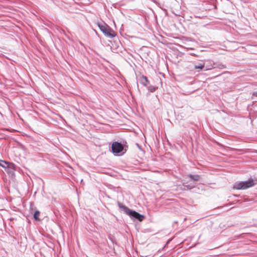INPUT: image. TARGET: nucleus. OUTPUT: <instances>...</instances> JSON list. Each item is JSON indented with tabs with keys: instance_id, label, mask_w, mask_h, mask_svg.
Wrapping results in <instances>:
<instances>
[{
	"instance_id": "f257e3e1",
	"label": "nucleus",
	"mask_w": 257,
	"mask_h": 257,
	"mask_svg": "<svg viewBox=\"0 0 257 257\" xmlns=\"http://www.w3.org/2000/svg\"><path fill=\"white\" fill-rule=\"evenodd\" d=\"M117 205L121 211H122L125 214L128 215L132 219L142 221L145 218V216L143 215L140 214L136 211L129 209L127 207L119 202H117Z\"/></svg>"
},
{
	"instance_id": "f03ea898",
	"label": "nucleus",
	"mask_w": 257,
	"mask_h": 257,
	"mask_svg": "<svg viewBox=\"0 0 257 257\" xmlns=\"http://www.w3.org/2000/svg\"><path fill=\"white\" fill-rule=\"evenodd\" d=\"M193 63L194 69H197V72H200L203 70L205 71L210 70L213 67V65L214 64L211 61L206 60L200 62L194 61Z\"/></svg>"
},
{
	"instance_id": "7ed1b4c3",
	"label": "nucleus",
	"mask_w": 257,
	"mask_h": 257,
	"mask_svg": "<svg viewBox=\"0 0 257 257\" xmlns=\"http://www.w3.org/2000/svg\"><path fill=\"white\" fill-rule=\"evenodd\" d=\"M111 152L114 156H121L126 152V148L120 142H114L111 144Z\"/></svg>"
},
{
	"instance_id": "20e7f679",
	"label": "nucleus",
	"mask_w": 257,
	"mask_h": 257,
	"mask_svg": "<svg viewBox=\"0 0 257 257\" xmlns=\"http://www.w3.org/2000/svg\"><path fill=\"white\" fill-rule=\"evenodd\" d=\"M256 184L252 179H249L245 181L236 182L234 184L233 188L237 190H245L254 186Z\"/></svg>"
},
{
	"instance_id": "39448f33",
	"label": "nucleus",
	"mask_w": 257,
	"mask_h": 257,
	"mask_svg": "<svg viewBox=\"0 0 257 257\" xmlns=\"http://www.w3.org/2000/svg\"><path fill=\"white\" fill-rule=\"evenodd\" d=\"M100 30L108 38H112L115 36L114 31L105 23H98Z\"/></svg>"
},
{
	"instance_id": "423d86ee",
	"label": "nucleus",
	"mask_w": 257,
	"mask_h": 257,
	"mask_svg": "<svg viewBox=\"0 0 257 257\" xmlns=\"http://www.w3.org/2000/svg\"><path fill=\"white\" fill-rule=\"evenodd\" d=\"M140 82L145 86H147V85L149 84V81L148 80L147 77L145 76H142L140 78Z\"/></svg>"
},
{
	"instance_id": "0eeeda50",
	"label": "nucleus",
	"mask_w": 257,
	"mask_h": 257,
	"mask_svg": "<svg viewBox=\"0 0 257 257\" xmlns=\"http://www.w3.org/2000/svg\"><path fill=\"white\" fill-rule=\"evenodd\" d=\"M188 176L191 179H192L194 181H199L200 179V176L199 175L189 174L188 175Z\"/></svg>"
},
{
	"instance_id": "6e6552de",
	"label": "nucleus",
	"mask_w": 257,
	"mask_h": 257,
	"mask_svg": "<svg viewBox=\"0 0 257 257\" xmlns=\"http://www.w3.org/2000/svg\"><path fill=\"white\" fill-rule=\"evenodd\" d=\"M40 214V213L38 210H37L35 212L34 214V218L36 220H40V218H39Z\"/></svg>"
},
{
	"instance_id": "1a4fd4ad",
	"label": "nucleus",
	"mask_w": 257,
	"mask_h": 257,
	"mask_svg": "<svg viewBox=\"0 0 257 257\" xmlns=\"http://www.w3.org/2000/svg\"><path fill=\"white\" fill-rule=\"evenodd\" d=\"M7 164L8 163L6 162L0 160V166L7 168L8 167Z\"/></svg>"
},
{
	"instance_id": "9d476101",
	"label": "nucleus",
	"mask_w": 257,
	"mask_h": 257,
	"mask_svg": "<svg viewBox=\"0 0 257 257\" xmlns=\"http://www.w3.org/2000/svg\"><path fill=\"white\" fill-rule=\"evenodd\" d=\"M156 89H157V87H156L154 86H150L148 87V90L151 92H153L155 91Z\"/></svg>"
},
{
	"instance_id": "9b49d317",
	"label": "nucleus",
	"mask_w": 257,
	"mask_h": 257,
	"mask_svg": "<svg viewBox=\"0 0 257 257\" xmlns=\"http://www.w3.org/2000/svg\"><path fill=\"white\" fill-rule=\"evenodd\" d=\"M184 190L190 189L191 188V187H189L188 186H187V185H184Z\"/></svg>"
},
{
	"instance_id": "f8f14e48",
	"label": "nucleus",
	"mask_w": 257,
	"mask_h": 257,
	"mask_svg": "<svg viewBox=\"0 0 257 257\" xmlns=\"http://www.w3.org/2000/svg\"><path fill=\"white\" fill-rule=\"evenodd\" d=\"M218 68L220 69H224L225 68V66L224 65H221L220 66H218Z\"/></svg>"
},
{
	"instance_id": "ddd939ff",
	"label": "nucleus",
	"mask_w": 257,
	"mask_h": 257,
	"mask_svg": "<svg viewBox=\"0 0 257 257\" xmlns=\"http://www.w3.org/2000/svg\"><path fill=\"white\" fill-rule=\"evenodd\" d=\"M152 2L156 4L157 5H159V4L157 2V0H151Z\"/></svg>"
},
{
	"instance_id": "4468645a",
	"label": "nucleus",
	"mask_w": 257,
	"mask_h": 257,
	"mask_svg": "<svg viewBox=\"0 0 257 257\" xmlns=\"http://www.w3.org/2000/svg\"><path fill=\"white\" fill-rule=\"evenodd\" d=\"M253 95L257 97V91L253 93Z\"/></svg>"
}]
</instances>
